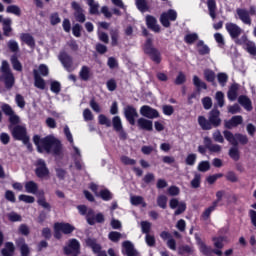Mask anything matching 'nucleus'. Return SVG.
<instances>
[{
	"label": "nucleus",
	"mask_w": 256,
	"mask_h": 256,
	"mask_svg": "<svg viewBox=\"0 0 256 256\" xmlns=\"http://www.w3.org/2000/svg\"><path fill=\"white\" fill-rule=\"evenodd\" d=\"M108 238L110 241H112L113 243H119L120 239H121V233L117 232V231H112L108 234Z\"/></svg>",
	"instance_id": "4d7b16f0"
},
{
	"label": "nucleus",
	"mask_w": 256,
	"mask_h": 256,
	"mask_svg": "<svg viewBox=\"0 0 256 256\" xmlns=\"http://www.w3.org/2000/svg\"><path fill=\"white\" fill-rule=\"evenodd\" d=\"M238 103L241 104V106L246 111H253V102H251V99L247 97L246 95H240L238 97Z\"/></svg>",
	"instance_id": "5701e85b"
},
{
	"label": "nucleus",
	"mask_w": 256,
	"mask_h": 256,
	"mask_svg": "<svg viewBox=\"0 0 256 256\" xmlns=\"http://www.w3.org/2000/svg\"><path fill=\"white\" fill-rule=\"evenodd\" d=\"M140 225H141V231L142 233H144V235H149L151 233V222L142 221Z\"/></svg>",
	"instance_id": "09e8293b"
},
{
	"label": "nucleus",
	"mask_w": 256,
	"mask_h": 256,
	"mask_svg": "<svg viewBox=\"0 0 256 256\" xmlns=\"http://www.w3.org/2000/svg\"><path fill=\"white\" fill-rule=\"evenodd\" d=\"M198 125L203 131H211L213 127L214 129L221 127V111L214 107L208 114V120L205 116H199Z\"/></svg>",
	"instance_id": "39448f33"
},
{
	"label": "nucleus",
	"mask_w": 256,
	"mask_h": 256,
	"mask_svg": "<svg viewBox=\"0 0 256 256\" xmlns=\"http://www.w3.org/2000/svg\"><path fill=\"white\" fill-rule=\"evenodd\" d=\"M33 76L34 86L37 87V89H45V79L41 77V74H39V71L37 69L33 70Z\"/></svg>",
	"instance_id": "393cba45"
},
{
	"label": "nucleus",
	"mask_w": 256,
	"mask_h": 256,
	"mask_svg": "<svg viewBox=\"0 0 256 256\" xmlns=\"http://www.w3.org/2000/svg\"><path fill=\"white\" fill-rule=\"evenodd\" d=\"M193 85L196 87V91L198 93H201V89L207 91V83L201 81V79L197 75L193 76Z\"/></svg>",
	"instance_id": "7c9ffc66"
},
{
	"label": "nucleus",
	"mask_w": 256,
	"mask_h": 256,
	"mask_svg": "<svg viewBox=\"0 0 256 256\" xmlns=\"http://www.w3.org/2000/svg\"><path fill=\"white\" fill-rule=\"evenodd\" d=\"M20 39L23 43H25L26 45H28V47H35V38H33L31 36V34L29 33H22L20 36Z\"/></svg>",
	"instance_id": "2f4dec72"
},
{
	"label": "nucleus",
	"mask_w": 256,
	"mask_h": 256,
	"mask_svg": "<svg viewBox=\"0 0 256 256\" xmlns=\"http://www.w3.org/2000/svg\"><path fill=\"white\" fill-rule=\"evenodd\" d=\"M122 247L124 249V252H123L124 255H127V256H138L139 255V253L135 249V246L129 240L124 241L122 243Z\"/></svg>",
	"instance_id": "aec40b11"
},
{
	"label": "nucleus",
	"mask_w": 256,
	"mask_h": 256,
	"mask_svg": "<svg viewBox=\"0 0 256 256\" xmlns=\"http://www.w3.org/2000/svg\"><path fill=\"white\" fill-rule=\"evenodd\" d=\"M98 121L100 125H106L107 127H111V120L105 116V114H100L98 116Z\"/></svg>",
	"instance_id": "680f3d73"
},
{
	"label": "nucleus",
	"mask_w": 256,
	"mask_h": 256,
	"mask_svg": "<svg viewBox=\"0 0 256 256\" xmlns=\"http://www.w3.org/2000/svg\"><path fill=\"white\" fill-rule=\"evenodd\" d=\"M79 77L82 81H89L91 79V69L88 66H82Z\"/></svg>",
	"instance_id": "f704fd0d"
},
{
	"label": "nucleus",
	"mask_w": 256,
	"mask_h": 256,
	"mask_svg": "<svg viewBox=\"0 0 256 256\" xmlns=\"http://www.w3.org/2000/svg\"><path fill=\"white\" fill-rule=\"evenodd\" d=\"M87 223L88 225H95L96 223H105V215H103V213L101 212L95 215V210H93V208H89L87 213Z\"/></svg>",
	"instance_id": "4468645a"
},
{
	"label": "nucleus",
	"mask_w": 256,
	"mask_h": 256,
	"mask_svg": "<svg viewBox=\"0 0 256 256\" xmlns=\"http://www.w3.org/2000/svg\"><path fill=\"white\" fill-rule=\"evenodd\" d=\"M7 48L9 51H11V53H19V43L14 39L7 42Z\"/></svg>",
	"instance_id": "58836bf2"
},
{
	"label": "nucleus",
	"mask_w": 256,
	"mask_h": 256,
	"mask_svg": "<svg viewBox=\"0 0 256 256\" xmlns=\"http://www.w3.org/2000/svg\"><path fill=\"white\" fill-rule=\"evenodd\" d=\"M50 90L52 93L59 95V93H61V83L59 81H52L50 83Z\"/></svg>",
	"instance_id": "8fccbe9b"
},
{
	"label": "nucleus",
	"mask_w": 256,
	"mask_h": 256,
	"mask_svg": "<svg viewBox=\"0 0 256 256\" xmlns=\"http://www.w3.org/2000/svg\"><path fill=\"white\" fill-rule=\"evenodd\" d=\"M56 224L58 226V229H60L64 235H71V233L75 231V226L71 225L70 223L58 222Z\"/></svg>",
	"instance_id": "a878e982"
},
{
	"label": "nucleus",
	"mask_w": 256,
	"mask_h": 256,
	"mask_svg": "<svg viewBox=\"0 0 256 256\" xmlns=\"http://www.w3.org/2000/svg\"><path fill=\"white\" fill-rule=\"evenodd\" d=\"M136 7L141 13L149 11V4H147V0H136Z\"/></svg>",
	"instance_id": "ea45409f"
},
{
	"label": "nucleus",
	"mask_w": 256,
	"mask_h": 256,
	"mask_svg": "<svg viewBox=\"0 0 256 256\" xmlns=\"http://www.w3.org/2000/svg\"><path fill=\"white\" fill-rule=\"evenodd\" d=\"M81 31H83V26H81V24L76 23L73 25L72 27V33L74 35V37H81Z\"/></svg>",
	"instance_id": "bf43d9fd"
},
{
	"label": "nucleus",
	"mask_w": 256,
	"mask_h": 256,
	"mask_svg": "<svg viewBox=\"0 0 256 256\" xmlns=\"http://www.w3.org/2000/svg\"><path fill=\"white\" fill-rule=\"evenodd\" d=\"M2 256L15 255V245L13 242H6L5 247L1 250Z\"/></svg>",
	"instance_id": "cd10ccee"
},
{
	"label": "nucleus",
	"mask_w": 256,
	"mask_h": 256,
	"mask_svg": "<svg viewBox=\"0 0 256 256\" xmlns=\"http://www.w3.org/2000/svg\"><path fill=\"white\" fill-rule=\"evenodd\" d=\"M224 139L230 143L232 148H230L228 155L230 159H233V161H239L241 159V152H239V143L240 145H247L249 143V138L247 135L242 133H235L224 130L223 131Z\"/></svg>",
	"instance_id": "7ed1b4c3"
},
{
	"label": "nucleus",
	"mask_w": 256,
	"mask_h": 256,
	"mask_svg": "<svg viewBox=\"0 0 256 256\" xmlns=\"http://www.w3.org/2000/svg\"><path fill=\"white\" fill-rule=\"evenodd\" d=\"M207 6L211 19H217V2L215 0H208Z\"/></svg>",
	"instance_id": "c85d7f7f"
},
{
	"label": "nucleus",
	"mask_w": 256,
	"mask_h": 256,
	"mask_svg": "<svg viewBox=\"0 0 256 256\" xmlns=\"http://www.w3.org/2000/svg\"><path fill=\"white\" fill-rule=\"evenodd\" d=\"M112 125H113L114 131H121V129L123 128V123L121 122V117L114 116L112 118Z\"/></svg>",
	"instance_id": "c03bdc74"
},
{
	"label": "nucleus",
	"mask_w": 256,
	"mask_h": 256,
	"mask_svg": "<svg viewBox=\"0 0 256 256\" xmlns=\"http://www.w3.org/2000/svg\"><path fill=\"white\" fill-rule=\"evenodd\" d=\"M110 37H111L112 47H117V45H119V30L118 29L111 30Z\"/></svg>",
	"instance_id": "e433bc0d"
},
{
	"label": "nucleus",
	"mask_w": 256,
	"mask_h": 256,
	"mask_svg": "<svg viewBox=\"0 0 256 256\" xmlns=\"http://www.w3.org/2000/svg\"><path fill=\"white\" fill-rule=\"evenodd\" d=\"M225 29L236 45H247V41H249L247 35L244 34L239 38V36L243 33V29L239 27V25L228 22L225 25Z\"/></svg>",
	"instance_id": "423d86ee"
},
{
	"label": "nucleus",
	"mask_w": 256,
	"mask_h": 256,
	"mask_svg": "<svg viewBox=\"0 0 256 256\" xmlns=\"http://www.w3.org/2000/svg\"><path fill=\"white\" fill-rule=\"evenodd\" d=\"M6 13H11L12 15H16V17H21V8L17 5H9L6 8Z\"/></svg>",
	"instance_id": "37998d69"
},
{
	"label": "nucleus",
	"mask_w": 256,
	"mask_h": 256,
	"mask_svg": "<svg viewBox=\"0 0 256 256\" xmlns=\"http://www.w3.org/2000/svg\"><path fill=\"white\" fill-rule=\"evenodd\" d=\"M227 239L226 236H215L212 238L213 245L215 249H213L211 246L207 245L205 242L199 240V251L204 256H223V247H225V240Z\"/></svg>",
	"instance_id": "20e7f679"
},
{
	"label": "nucleus",
	"mask_w": 256,
	"mask_h": 256,
	"mask_svg": "<svg viewBox=\"0 0 256 256\" xmlns=\"http://www.w3.org/2000/svg\"><path fill=\"white\" fill-rule=\"evenodd\" d=\"M140 114L146 119H157L159 118V111L157 109L151 108L149 105H144L140 108Z\"/></svg>",
	"instance_id": "a211bd4d"
},
{
	"label": "nucleus",
	"mask_w": 256,
	"mask_h": 256,
	"mask_svg": "<svg viewBox=\"0 0 256 256\" xmlns=\"http://www.w3.org/2000/svg\"><path fill=\"white\" fill-rule=\"evenodd\" d=\"M209 169H211V164L209 163V161H201L198 164V171H200L201 173H207Z\"/></svg>",
	"instance_id": "603ef678"
},
{
	"label": "nucleus",
	"mask_w": 256,
	"mask_h": 256,
	"mask_svg": "<svg viewBox=\"0 0 256 256\" xmlns=\"http://www.w3.org/2000/svg\"><path fill=\"white\" fill-rule=\"evenodd\" d=\"M58 60L60 61L62 67H64V69L68 71V73L75 71V67H73V57L67 52H60L58 55Z\"/></svg>",
	"instance_id": "1a4fd4ad"
},
{
	"label": "nucleus",
	"mask_w": 256,
	"mask_h": 256,
	"mask_svg": "<svg viewBox=\"0 0 256 256\" xmlns=\"http://www.w3.org/2000/svg\"><path fill=\"white\" fill-rule=\"evenodd\" d=\"M217 209V206L211 205L210 207L206 208L204 212L202 213L201 217L204 221H207L209 217H211V213Z\"/></svg>",
	"instance_id": "49530a36"
},
{
	"label": "nucleus",
	"mask_w": 256,
	"mask_h": 256,
	"mask_svg": "<svg viewBox=\"0 0 256 256\" xmlns=\"http://www.w3.org/2000/svg\"><path fill=\"white\" fill-rule=\"evenodd\" d=\"M35 175L38 179H45L49 176V168H47V163L45 160L39 159L36 163Z\"/></svg>",
	"instance_id": "2eb2a0df"
},
{
	"label": "nucleus",
	"mask_w": 256,
	"mask_h": 256,
	"mask_svg": "<svg viewBox=\"0 0 256 256\" xmlns=\"http://www.w3.org/2000/svg\"><path fill=\"white\" fill-rule=\"evenodd\" d=\"M237 91H239V84H232L228 90V99L230 101H235V99H237Z\"/></svg>",
	"instance_id": "72a5a7b5"
},
{
	"label": "nucleus",
	"mask_w": 256,
	"mask_h": 256,
	"mask_svg": "<svg viewBox=\"0 0 256 256\" xmlns=\"http://www.w3.org/2000/svg\"><path fill=\"white\" fill-rule=\"evenodd\" d=\"M157 205L160 209H167V196L160 195L157 197Z\"/></svg>",
	"instance_id": "5fc2aeb1"
},
{
	"label": "nucleus",
	"mask_w": 256,
	"mask_h": 256,
	"mask_svg": "<svg viewBox=\"0 0 256 256\" xmlns=\"http://www.w3.org/2000/svg\"><path fill=\"white\" fill-rule=\"evenodd\" d=\"M202 105L206 111H209V109H211V107H213V100L211 99V97L206 96V97L202 98Z\"/></svg>",
	"instance_id": "6e6d98bb"
},
{
	"label": "nucleus",
	"mask_w": 256,
	"mask_h": 256,
	"mask_svg": "<svg viewBox=\"0 0 256 256\" xmlns=\"http://www.w3.org/2000/svg\"><path fill=\"white\" fill-rule=\"evenodd\" d=\"M143 51L145 55H148V57H150L153 63H156V65H159L161 63V52L159 51V49L153 46V38L146 39L143 45Z\"/></svg>",
	"instance_id": "0eeeda50"
},
{
	"label": "nucleus",
	"mask_w": 256,
	"mask_h": 256,
	"mask_svg": "<svg viewBox=\"0 0 256 256\" xmlns=\"http://www.w3.org/2000/svg\"><path fill=\"white\" fill-rule=\"evenodd\" d=\"M137 127L142 131H153V121L147 118H139L137 120Z\"/></svg>",
	"instance_id": "4be33fe9"
},
{
	"label": "nucleus",
	"mask_w": 256,
	"mask_h": 256,
	"mask_svg": "<svg viewBox=\"0 0 256 256\" xmlns=\"http://www.w3.org/2000/svg\"><path fill=\"white\" fill-rule=\"evenodd\" d=\"M50 23L51 25H59L61 23V17H59V13L55 12L50 15Z\"/></svg>",
	"instance_id": "e2e57ef3"
},
{
	"label": "nucleus",
	"mask_w": 256,
	"mask_h": 256,
	"mask_svg": "<svg viewBox=\"0 0 256 256\" xmlns=\"http://www.w3.org/2000/svg\"><path fill=\"white\" fill-rule=\"evenodd\" d=\"M199 55H209L211 53V49L203 40H199L196 44Z\"/></svg>",
	"instance_id": "c756f323"
},
{
	"label": "nucleus",
	"mask_w": 256,
	"mask_h": 256,
	"mask_svg": "<svg viewBox=\"0 0 256 256\" xmlns=\"http://www.w3.org/2000/svg\"><path fill=\"white\" fill-rule=\"evenodd\" d=\"M204 79L207 81V83H211L213 87H217V82L215 81V79H217V75L215 74V71L211 69H205Z\"/></svg>",
	"instance_id": "b1692460"
},
{
	"label": "nucleus",
	"mask_w": 256,
	"mask_h": 256,
	"mask_svg": "<svg viewBox=\"0 0 256 256\" xmlns=\"http://www.w3.org/2000/svg\"><path fill=\"white\" fill-rule=\"evenodd\" d=\"M131 204L134 206L142 205V207H147V203L143 200L142 196H132L131 197Z\"/></svg>",
	"instance_id": "a18cd8bd"
},
{
	"label": "nucleus",
	"mask_w": 256,
	"mask_h": 256,
	"mask_svg": "<svg viewBox=\"0 0 256 256\" xmlns=\"http://www.w3.org/2000/svg\"><path fill=\"white\" fill-rule=\"evenodd\" d=\"M106 87L108 91H115L117 89V81L115 79H110L106 82Z\"/></svg>",
	"instance_id": "774afa93"
},
{
	"label": "nucleus",
	"mask_w": 256,
	"mask_h": 256,
	"mask_svg": "<svg viewBox=\"0 0 256 256\" xmlns=\"http://www.w3.org/2000/svg\"><path fill=\"white\" fill-rule=\"evenodd\" d=\"M184 41L187 43V45H193L195 41H199V35L197 33L186 34Z\"/></svg>",
	"instance_id": "4c0bfd02"
},
{
	"label": "nucleus",
	"mask_w": 256,
	"mask_h": 256,
	"mask_svg": "<svg viewBox=\"0 0 256 256\" xmlns=\"http://www.w3.org/2000/svg\"><path fill=\"white\" fill-rule=\"evenodd\" d=\"M1 110L8 118V121L10 125H15L11 129V135L15 141H24L27 142V138L29 135H27V128L25 126L19 125L21 119L19 118V115L15 113V110L11 107V105L7 103H3L1 105Z\"/></svg>",
	"instance_id": "f03ea898"
},
{
	"label": "nucleus",
	"mask_w": 256,
	"mask_h": 256,
	"mask_svg": "<svg viewBox=\"0 0 256 256\" xmlns=\"http://www.w3.org/2000/svg\"><path fill=\"white\" fill-rule=\"evenodd\" d=\"M89 105L92 111H94L95 113H101V106L99 105V103H97V101H95V97L91 98Z\"/></svg>",
	"instance_id": "052dcab7"
},
{
	"label": "nucleus",
	"mask_w": 256,
	"mask_h": 256,
	"mask_svg": "<svg viewBox=\"0 0 256 256\" xmlns=\"http://www.w3.org/2000/svg\"><path fill=\"white\" fill-rule=\"evenodd\" d=\"M63 250L65 255H79V253H81V244L77 239H72L68 246H65Z\"/></svg>",
	"instance_id": "dca6fc26"
},
{
	"label": "nucleus",
	"mask_w": 256,
	"mask_h": 256,
	"mask_svg": "<svg viewBox=\"0 0 256 256\" xmlns=\"http://www.w3.org/2000/svg\"><path fill=\"white\" fill-rule=\"evenodd\" d=\"M10 62H11V65H12L14 71H23V65L19 61V58H17V54H13L10 57Z\"/></svg>",
	"instance_id": "c9c22d12"
},
{
	"label": "nucleus",
	"mask_w": 256,
	"mask_h": 256,
	"mask_svg": "<svg viewBox=\"0 0 256 256\" xmlns=\"http://www.w3.org/2000/svg\"><path fill=\"white\" fill-rule=\"evenodd\" d=\"M191 187L193 189H199L201 187V174L196 173L191 181Z\"/></svg>",
	"instance_id": "864d4df0"
},
{
	"label": "nucleus",
	"mask_w": 256,
	"mask_h": 256,
	"mask_svg": "<svg viewBox=\"0 0 256 256\" xmlns=\"http://www.w3.org/2000/svg\"><path fill=\"white\" fill-rule=\"evenodd\" d=\"M71 9H73L74 18L77 23H85L87 21V16H85V10L81 7V4L77 1L71 2Z\"/></svg>",
	"instance_id": "9d476101"
},
{
	"label": "nucleus",
	"mask_w": 256,
	"mask_h": 256,
	"mask_svg": "<svg viewBox=\"0 0 256 256\" xmlns=\"http://www.w3.org/2000/svg\"><path fill=\"white\" fill-rule=\"evenodd\" d=\"M145 241H146V245H148V247H155V236L151 235V234H146L145 236Z\"/></svg>",
	"instance_id": "338daca9"
},
{
	"label": "nucleus",
	"mask_w": 256,
	"mask_h": 256,
	"mask_svg": "<svg viewBox=\"0 0 256 256\" xmlns=\"http://www.w3.org/2000/svg\"><path fill=\"white\" fill-rule=\"evenodd\" d=\"M170 21H177V11L169 9L167 12H163L160 16V23L163 27H171Z\"/></svg>",
	"instance_id": "9b49d317"
},
{
	"label": "nucleus",
	"mask_w": 256,
	"mask_h": 256,
	"mask_svg": "<svg viewBox=\"0 0 256 256\" xmlns=\"http://www.w3.org/2000/svg\"><path fill=\"white\" fill-rule=\"evenodd\" d=\"M99 197L103 201H111V199H113V194L111 193V191H109V189H102L99 192Z\"/></svg>",
	"instance_id": "79ce46f5"
},
{
	"label": "nucleus",
	"mask_w": 256,
	"mask_h": 256,
	"mask_svg": "<svg viewBox=\"0 0 256 256\" xmlns=\"http://www.w3.org/2000/svg\"><path fill=\"white\" fill-rule=\"evenodd\" d=\"M85 243L87 247H90L92 249L93 253L97 256H107V252L105 250H102L101 244L97 243V239L95 238H87L85 240Z\"/></svg>",
	"instance_id": "ddd939ff"
},
{
	"label": "nucleus",
	"mask_w": 256,
	"mask_h": 256,
	"mask_svg": "<svg viewBox=\"0 0 256 256\" xmlns=\"http://www.w3.org/2000/svg\"><path fill=\"white\" fill-rule=\"evenodd\" d=\"M146 25L148 29H151V31H154V33L161 32V27L157 24V18H155V16L147 15Z\"/></svg>",
	"instance_id": "412c9836"
},
{
	"label": "nucleus",
	"mask_w": 256,
	"mask_h": 256,
	"mask_svg": "<svg viewBox=\"0 0 256 256\" xmlns=\"http://www.w3.org/2000/svg\"><path fill=\"white\" fill-rule=\"evenodd\" d=\"M217 79L219 85H221V87H225L229 81V76L225 72H220L217 74Z\"/></svg>",
	"instance_id": "a19ab883"
},
{
	"label": "nucleus",
	"mask_w": 256,
	"mask_h": 256,
	"mask_svg": "<svg viewBox=\"0 0 256 256\" xmlns=\"http://www.w3.org/2000/svg\"><path fill=\"white\" fill-rule=\"evenodd\" d=\"M197 161V154H188V156L185 159L186 165H189L190 167H193Z\"/></svg>",
	"instance_id": "13d9d810"
},
{
	"label": "nucleus",
	"mask_w": 256,
	"mask_h": 256,
	"mask_svg": "<svg viewBox=\"0 0 256 256\" xmlns=\"http://www.w3.org/2000/svg\"><path fill=\"white\" fill-rule=\"evenodd\" d=\"M124 117L126 121L129 123V125L134 126L137 119L139 117V113L137 112V108L133 105H127L124 107Z\"/></svg>",
	"instance_id": "f8f14e48"
},
{
	"label": "nucleus",
	"mask_w": 256,
	"mask_h": 256,
	"mask_svg": "<svg viewBox=\"0 0 256 256\" xmlns=\"http://www.w3.org/2000/svg\"><path fill=\"white\" fill-rule=\"evenodd\" d=\"M15 103L17 107H19L20 109H25L26 102H25V97H23V95L16 94Z\"/></svg>",
	"instance_id": "3c124183"
},
{
	"label": "nucleus",
	"mask_w": 256,
	"mask_h": 256,
	"mask_svg": "<svg viewBox=\"0 0 256 256\" xmlns=\"http://www.w3.org/2000/svg\"><path fill=\"white\" fill-rule=\"evenodd\" d=\"M215 99L218 103V107L225 106V94L222 91L216 92Z\"/></svg>",
	"instance_id": "de8ad7c7"
},
{
	"label": "nucleus",
	"mask_w": 256,
	"mask_h": 256,
	"mask_svg": "<svg viewBox=\"0 0 256 256\" xmlns=\"http://www.w3.org/2000/svg\"><path fill=\"white\" fill-rule=\"evenodd\" d=\"M26 193H32V195H36L37 191H39V185L35 183V181H28L25 184Z\"/></svg>",
	"instance_id": "473e14b6"
},
{
	"label": "nucleus",
	"mask_w": 256,
	"mask_h": 256,
	"mask_svg": "<svg viewBox=\"0 0 256 256\" xmlns=\"http://www.w3.org/2000/svg\"><path fill=\"white\" fill-rule=\"evenodd\" d=\"M38 205H40V207H43V209H46V211H48V213H50V211H51V204H49L47 202V200H45V198H39L38 199Z\"/></svg>",
	"instance_id": "69168bd1"
},
{
	"label": "nucleus",
	"mask_w": 256,
	"mask_h": 256,
	"mask_svg": "<svg viewBox=\"0 0 256 256\" xmlns=\"http://www.w3.org/2000/svg\"><path fill=\"white\" fill-rule=\"evenodd\" d=\"M0 81H3L6 89H13V86L15 85V76L13 75V72L1 74Z\"/></svg>",
	"instance_id": "6ab92c4d"
},
{
	"label": "nucleus",
	"mask_w": 256,
	"mask_h": 256,
	"mask_svg": "<svg viewBox=\"0 0 256 256\" xmlns=\"http://www.w3.org/2000/svg\"><path fill=\"white\" fill-rule=\"evenodd\" d=\"M169 207L170 209H176L174 212L175 216L182 215V213H185V211H187V203L179 202L177 198L170 199Z\"/></svg>",
	"instance_id": "f3484780"
},
{
	"label": "nucleus",
	"mask_w": 256,
	"mask_h": 256,
	"mask_svg": "<svg viewBox=\"0 0 256 256\" xmlns=\"http://www.w3.org/2000/svg\"><path fill=\"white\" fill-rule=\"evenodd\" d=\"M226 179L230 183H237V181H239V177H237V174H235V172H233V171L227 172Z\"/></svg>",
	"instance_id": "0e129e2a"
},
{
	"label": "nucleus",
	"mask_w": 256,
	"mask_h": 256,
	"mask_svg": "<svg viewBox=\"0 0 256 256\" xmlns=\"http://www.w3.org/2000/svg\"><path fill=\"white\" fill-rule=\"evenodd\" d=\"M33 143L36 146L38 153H47L48 155H54L59 157L63 152V144L61 140L57 139L53 135H47L43 138L39 134L33 136Z\"/></svg>",
	"instance_id": "f257e3e1"
},
{
	"label": "nucleus",
	"mask_w": 256,
	"mask_h": 256,
	"mask_svg": "<svg viewBox=\"0 0 256 256\" xmlns=\"http://www.w3.org/2000/svg\"><path fill=\"white\" fill-rule=\"evenodd\" d=\"M236 14L238 15V18L244 25H249L251 26L252 20H251V15H256V9L255 6H251L249 11L243 8H238L236 10Z\"/></svg>",
	"instance_id": "6e6552de"
},
{
	"label": "nucleus",
	"mask_w": 256,
	"mask_h": 256,
	"mask_svg": "<svg viewBox=\"0 0 256 256\" xmlns=\"http://www.w3.org/2000/svg\"><path fill=\"white\" fill-rule=\"evenodd\" d=\"M13 22L11 21V19L7 18L4 19L2 22V31H3V35L4 37H11V35H13V28L11 27V24Z\"/></svg>",
	"instance_id": "bb28decb"
}]
</instances>
